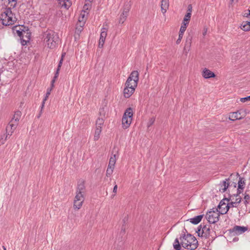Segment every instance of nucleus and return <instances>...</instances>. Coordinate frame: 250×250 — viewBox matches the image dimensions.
<instances>
[{
	"mask_svg": "<svg viewBox=\"0 0 250 250\" xmlns=\"http://www.w3.org/2000/svg\"><path fill=\"white\" fill-rule=\"evenodd\" d=\"M45 101H46V98H44L42 102V106H41V110L42 109V108H43V107L44 106V104H45Z\"/></svg>",
	"mask_w": 250,
	"mask_h": 250,
	"instance_id": "obj_53",
	"label": "nucleus"
},
{
	"mask_svg": "<svg viewBox=\"0 0 250 250\" xmlns=\"http://www.w3.org/2000/svg\"><path fill=\"white\" fill-rule=\"evenodd\" d=\"M65 53H62V57H61V58H62V59H63V57L65 56Z\"/></svg>",
	"mask_w": 250,
	"mask_h": 250,
	"instance_id": "obj_58",
	"label": "nucleus"
},
{
	"mask_svg": "<svg viewBox=\"0 0 250 250\" xmlns=\"http://www.w3.org/2000/svg\"><path fill=\"white\" fill-rule=\"evenodd\" d=\"M81 16H82V18L83 19L84 18V15H82V14H81Z\"/></svg>",
	"mask_w": 250,
	"mask_h": 250,
	"instance_id": "obj_59",
	"label": "nucleus"
},
{
	"mask_svg": "<svg viewBox=\"0 0 250 250\" xmlns=\"http://www.w3.org/2000/svg\"><path fill=\"white\" fill-rule=\"evenodd\" d=\"M230 199L232 200L233 202H235V205H237L241 202L242 198L240 195L234 194L233 196L231 197Z\"/></svg>",
	"mask_w": 250,
	"mask_h": 250,
	"instance_id": "obj_25",
	"label": "nucleus"
},
{
	"mask_svg": "<svg viewBox=\"0 0 250 250\" xmlns=\"http://www.w3.org/2000/svg\"><path fill=\"white\" fill-rule=\"evenodd\" d=\"M191 37L189 36L187 37L185 45L184 47V50H189L191 43Z\"/></svg>",
	"mask_w": 250,
	"mask_h": 250,
	"instance_id": "obj_24",
	"label": "nucleus"
},
{
	"mask_svg": "<svg viewBox=\"0 0 250 250\" xmlns=\"http://www.w3.org/2000/svg\"><path fill=\"white\" fill-rule=\"evenodd\" d=\"M114 168V167H109L108 166L107 169L106 170V176L107 177L110 176L113 172V169Z\"/></svg>",
	"mask_w": 250,
	"mask_h": 250,
	"instance_id": "obj_36",
	"label": "nucleus"
},
{
	"mask_svg": "<svg viewBox=\"0 0 250 250\" xmlns=\"http://www.w3.org/2000/svg\"><path fill=\"white\" fill-rule=\"evenodd\" d=\"M83 29V27L82 26H80L79 27H77L76 28V32H81Z\"/></svg>",
	"mask_w": 250,
	"mask_h": 250,
	"instance_id": "obj_50",
	"label": "nucleus"
},
{
	"mask_svg": "<svg viewBox=\"0 0 250 250\" xmlns=\"http://www.w3.org/2000/svg\"><path fill=\"white\" fill-rule=\"evenodd\" d=\"M107 28L103 27L101 29L100 38L99 42V47L102 48L103 47L104 41L107 36Z\"/></svg>",
	"mask_w": 250,
	"mask_h": 250,
	"instance_id": "obj_9",
	"label": "nucleus"
},
{
	"mask_svg": "<svg viewBox=\"0 0 250 250\" xmlns=\"http://www.w3.org/2000/svg\"><path fill=\"white\" fill-rule=\"evenodd\" d=\"M44 42L48 48H54L58 42V36L52 30H47L43 34Z\"/></svg>",
	"mask_w": 250,
	"mask_h": 250,
	"instance_id": "obj_2",
	"label": "nucleus"
},
{
	"mask_svg": "<svg viewBox=\"0 0 250 250\" xmlns=\"http://www.w3.org/2000/svg\"><path fill=\"white\" fill-rule=\"evenodd\" d=\"M86 192V188L84 184V181L83 180H79L78 182L77 187V193L85 194Z\"/></svg>",
	"mask_w": 250,
	"mask_h": 250,
	"instance_id": "obj_10",
	"label": "nucleus"
},
{
	"mask_svg": "<svg viewBox=\"0 0 250 250\" xmlns=\"http://www.w3.org/2000/svg\"><path fill=\"white\" fill-rule=\"evenodd\" d=\"M228 180V179H226L225 181H223V185L221 186L222 187H223L221 189L222 191L223 192H224L226 190L227 188H228V187L229 186V183L227 182V181ZM220 190H221V189H220Z\"/></svg>",
	"mask_w": 250,
	"mask_h": 250,
	"instance_id": "obj_34",
	"label": "nucleus"
},
{
	"mask_svg": "<svg viewBox=\"0 0 250 250\" xmlns=\"http://www.w3.org/2000/svg\"><path fill=\"white\" fill-rule=\"evenodd\" d=\"M0 20L3 25L7 26L12 25L16 21L15 15L12 13L10 8L3 10L1 14Z\"/></svg>",
	"mask_w": 250,
	"mask_h": 250,
	"instance_id": "obj_3",
	"label": "nucleus"
},
{
	"mask_svg": "<svg viewBox=\"0 0 250 250\" xmlns=\"http://www.w3.org/2000/svg\"><path fill=\"white\" fill-rule=\"evenodd\" d=\"M22 104H23V103L21 102V105H22Z\"/></svg>",
	"mask_w": 250,
	"mask_h": 250,
	"instance_id": "obj_62",
	"label": "nucleus"
},
{
	"mask_svg": "<svg viewBox=\"0 0 250 250\" xmlns=\"http://www.w3.org/2000/svg\"><path fill=\"white\" fill-rule=\"evenodd\" d=\"M52 88L53 87H51L50 89H47V92L46 93V96L45 97V98H46V100L47 99V98H48L49 95L50 94V92H51Z\"/></svg>",
	"mask_w": 250,
	"mask_h": 250,
	"instance_id": "obj_44",
	"label": "nucleus"
},
{
	"mask_svg": "<svg viewBox=\"0 0 250 250\" xmlns=\"http://www.w3.org/2000/svg\"><path fill=\"white\" fill-rule=\"evenodd\" d=\"M191 18V14L189 13H187V14L185 15L183 21L182 23H186V22L188 23V24L189 23V21H190Z\"/></svg>",
	"mask_w": 250,
	"mask_h": 250,
	"instance_id": "obj_33",
	"label": "nucleus"
},
{
	"mask_svg": "<svg viewBox=\"0 0 250 250\" xmlns=\"http://www.w3.org/2000/svg\"><path fill=\"white\" fill-rule=\"evenodd\" d=\"M202 228L203 227L201 225L197 228V230L196 231V232L198 233V236H201V232L202 231Z\"/></svg>",
	"mask_w": 250,
	"mask_h": 250,
	"instance_id": "obj_42",
	"label": "nucleus"
},
{
	"mask_svg": "<svg viewBox=\"0 0 250 250\" xmlns=\"http://www.w3.org/2000/svg\"><path fill=\"white\" fill-rule=\"evenodd\" d=\"M210 229L209 227H208L207 225H204L202 228L201 237L208 238L210 236Z\"/></svg>",
	"mask_w": 250,
	"mask_h": 250,
	"instance_id": "obj_13",
	"label": "nucleus"
},
{
	"mask_svg": "<svg viewBox=\"0 0 250 250\" xmlns=\"http://www.w3.org/2000/svg\"><path fill=\"white\" fill-rule=\"evenodd\" d=\"M60 69H57V70H56V73L55 74V76L53 78V79L51 81V86L52 87H54V83L55 82V81L58 78V76H59V71H60Z\"/></svg>",
	"mask_w": 250,
	"mask_h": 250,
	"instance_id": "obj_32",
	"label": "nucleus"
},
{
	"mask_svg": "<svg viewBox=\"0 0 250 250\" xmlns=\"http://www.w3.org/2000/svg\"><path fill=\"white\" fill-rule=\"evenodd\" d=\"M139 81V72L137 71H133L128 77L126 83L133 84V86H137Z\"/></svg>",
	"mask_w": 250,
	"mask_h": 250,
	"instance_id": "obj_6",
	"label": "nucleus"
},
{
	"mask_svg": "<svg viewBox=\"0 0 250 250\" xmlns=\"http://www.w3.org/2000/svg\"><path fill=\"white\" fill-rule=\"evenodd\" d=\"M225 201H227L228 202L229 200L227 198L223 199L220 201L219 205L218 206V208L220 209L219 211H221L222 209H225V208L228 207V205H227V203H225Z\"/></svg>",
	"mask_w": 250,
	"mask_h": 250,
	"instance_id": "obj_21",
	"label": "nucleus"
},
{
	"mask_svg": "<svg viewBox=\"0 0 250 250\" xmlns=\"http://www.w3.org/2000/svg\"><path fill=\"white\" fill-rule=\"evenodd\" d=\"M181 240V244L183 247L185 249L194 250L198 247V241L196 238L193 235L188 234H184L180 238Z\"/></svg>",
	"mask_w": 250,
	"mask_h": 250,
	"instance_id": "obj_1",
	"label": "nucleus"
},
{
	"mask_svg": "<svg viewBox=\"0 0 250 250\" xmlns=\"http://www.w3.org/2000/svg\"><path fill=\"white\" fill-rule=\"evenodd\" d=\"M102 125H100V126H99V125H96V129L102 131Z\"/></svg>",
	"mask_w": 250,
	"mask_h": 250,
	"instance_id": "obj_54",
	"label": "nucleus"
},
{
	"mask_svg": "<svg viewBox=\"0 0 250 250\" xmlns=\"http://www.w3.org/2000/svg\"><path fill=\"white\" fill-rule=\"evenodd\" d=\"M249 13H250V10H249Z\"/></svg>",
	"mask_w": 250,
	"mask_h": 250,
	"instance_id": "obj_63",
	"label": "nucleus"
},
{
	"mask_svg": "<svg viewBox=\"0 0 250 250\" xmlns=\"http://www.w3.org/2000/svg\"><path fill=\"white\" fill-rule=\"evenodd\" d=\"M122 230H123L124 231H124H125V228H124V229H123V227H122Z\"/></svg>",
	"mask_w": 250,
	"mask_h": 250,
	"instance_id": "obj_60",
	"label": "nucleus"
},
{
	"mask_svg": "<svg viewBox=\"0 0 250 250\" xmlns=\"http://www.w3.org/2000/svg\"><path fill=\"white\" fill-rule=\"evenodd\" d=\"M84 194L83 193H77L74 201V208L77 209H80L82 206L84 200Z\"/></svg>",
	"mask_w": 250,
	"mask_h": 250,
	"instance_id": "obj_5",
	"label": "nucleus"
},
{
	"mask_svg": "<svg viewBox=\"0 0 250 250\" xmlns=\"http://www.w3.org/2000/svg\"><path fill=\"white\" fill-rule=\"evenodd\" d=\"M207 32V28H204L203 33V34L204 36H205Z\"/></svg>",
	"mask_w": 250,
	"mask_h": 250,
	"instance_id": "obj_55",
	"label": "nucleus"
},
{
	"mask_svg": "<svg viewBox=\"0 0 250 250\" xmlns=\"http://www.w3.org/2000/svg\"><path fill=\"white\" fill-rule=\"evenodd\" d=\"M220 214L218 208H212L207 213L206 218L209 223L214 224L219 221Z\"/></svg>",
	"mask_w": 250,
	"mask_h": 250,
	"instance_id": "obj_4",
	"label": "nucleus"
},
{
	"mask_svg": "<svg viewBox=\"0 0 250 250\" xmlns=\"http://www.w3.org/2000/svg\"><path fill=\"white\" fill-rule=\"evenodd\" d=\"M130 10V5L128 4H126L123 8V12L120 15V17L119 19V23L123 24L125 21L127 17L128 16V14Z\"/></svg>",
	"mask_w": 250,
	"mask_h": 250,
	"instance_id": "obj_8",
	"label": "nucleus"
},
{
	"mask_svg": "<svg viewBox=\"0 0 250 250\" xmlns=\"http://www.w3.org/2000/svg\"><path fill=\"white\" fill-rule=\"evenodd\" d=\"M250 200V196L249 194H246L244 197V204L247 205L249 203Z\"/></svg>",
	"mask_w": 250,
	"mask_h": 250,
	"instance_id": "obj_38",
	"label": "nucleus"
},
{
	"mask_svg": "<svg viewBox=\"0 0 250 250\" xmlns=\"http://www.w3.org/2000/svg\"><path fill=\"white\" fill-rule=\"evenodd\" d=\"M154 122V119H153V118H151V119L150 120L149 122V123H148V124H149V125H149V126H150V125H152V124H153Z\"/></svg>",
	"mask_w": 250,
	"mask_h": 250,
	"instance_id": "obj_52",
	"label": "nucleus"
},
{
	"mask_svg": "<svg viewBox=\"0 0 250 250\" xmlns=\"http://www.w3.org/2000/svg\"><path fill=\"white\" fill-rule=\"evenodd\" d=\"M18 125V123L12 122L11 121L10 123L8 124V126H10L11 130L14 131Z\"/></svg>",
	"mask_w": 250,
	"mask_h": 250,
	"instance_id": "obj_30",
	"label": "nucleus"
},
{
	"mask_svg": "<svg viewBox=\"0 0 250 250\" xmlns=\"http://www.w3.org/2000/svg\"><path fill=\"white\" fill-rule=\"evenodd\" d=\"M203 217V215H200L197 216H195L192 218H190L189 219V221L192 224L196 225L198 224L202 220Z\"/></svg>",
	"mask_w": 250,
	"mask_h": 250,
	"instance_id": "obj_19",
	"label": "nucleus"
},
{
	"mask_svg": "<svg viewBox=\"0 0 250 250\" xmlns=\"http://www.w3.org/2000/svg\"><path fill=\"white\" fill-rule=\"evenodd\" d=\"M229 205L230 206V208L237 207V205H235V202H233V201L232 200H231L230 203H229Z\"/></svg>",
	"mask_w": 250,
	"mask_h": 250,
	"instance_id": "obj_48",
	"label": "nucleus"
},
{
	"mask_svg": "<svg viewBox=\"0 0 250 250\" xmlns=\"http://www.w3.org/2000/svg\"><path fill=\"white\" fill-rule=\"evenodd\" d=\"M202 76L205 79H209L215 77V74L207 68H205L202 72Z\"/></svg>",
	"mask_w": 250,
	"mask_h": 250,
	"instance_id": "obj_12",
	"label": "nucleus"
},
{
	"mask_svg": "<svg viewBox=\"0 0 250 250\" xmlns=\"http://www.w3.org/2000/svg\"><path fill=\"white\" fill-rule=\"evenodd\" d=\"M62 62H63V59L61 58L59 62L57 69H60L62 64Z\"/></svg>",
	"mask_w": 250,
	"mask_h": 250,
	"instance_id": "obj_47",
	"label": "nucleus"
},
{
	"mask_svg": "<svg viewBox=\"0 0 250 250\" xmlns=\"http://www.w3.org/2000/svg\"><path fill=\"white\" fill-rule=\"evenodd\" d=\"M21 43L22 45H25L26 44L27 41L23 39V38H21Z\"/></svg>",
	"mask_w": 250,
	"mask_h": 250,
	"instance_id": "obj_46",
	"label": "nucleus"
},
{
	"mask_svg": "<svg viewBox=\"0 0 250 250\" xmlns=\"http://www.w3.org/2000/svg\"><path fill=\"white\" fill-rule=\"evenodd\" d=\"M21 116V112L18 110L15 112L13 117L11 119V121L18 123Z\"/></svg>",
	"mask_w": 250,
	"mask_h": 250,
	"instance_id": "obj_20",
	"label": "nucleus"
},
{
	"mask_svg": "<svg viewBox=\"0 0 250 250\" xmlns=\"http://www.w3.org/2000/svg\"><path fill=\"white\" fill-rule=\"evenodd\" d=\"M231 2L233 3V2H237L238 0H230Z\"/></svg>",
	"mask_w": 250,
	"mask_h": 250,
	"instance_id": "obj_57",
	"label": "nucleus"
},
{
	"mask_svg": "<svg viewBox=\"0 0 250 250\" xmlns=\"http://www.w3.org/2000/svg\"><path fill=\"white\" fill-rule=\"evenodd\" d=\"M188 25V24L187 22H186V23H182V25H181V26L180 27V29L179 33L184 34L185 31H186V30L187 29V27Z\"/></svg>",
	"mask_w": 250,
	"mask_h": 250,
	"instance_id": "obj_35",
	"label": "nucleus"
},
{
	"mask_svg": "<svg viewBox=\"0 0 250 250\" xmlns=\"http://www.w3.org/2000/svg\"><path fill=\"white\" fill-rule=\"evenodd\" d=\"M59 3L62 7L68 9L72 5L70 0H58Z\"/></svg>",
	"mask_w": 250,
	"mask_h": 250,
	"instance_id": "obj_14",
	"label": "nucleus"
},
{
	"mask_svg": "<svg viewBox=\"0 0 250 250\" xmlns=\"http://www.w3.org/2000/svg\"><path fill=\"white\" fill-rule=\"evenodd\" d=\"M244 188H239V187H238L237 188V192L236 195H240V194L242 192V190Z\"/></svg>",
	"mask_w": 250,
	"mask_h": 250,
	"instance_id": "obj_49",
	"label": "nucleus"
},
{
	"mask_svg": "<svg viewBox=\"0 0 250 250\" xmlns=\"http://www.w3.org/2000/svg\"><path fill=\"white\" fill-rule=\"evenodd\" d=\"M117 188H118V186H117V185L116 184V185H115V186L114 187L113 190V192L114 193H116L117 192Z\"/></svg>",
	"mask_w": 250,
	"mask_h": 250,
	"instance_id": "obj_51",
	"label": "nucleus"
},
{
	"mask_svg": "<svg viewBox=\"0 0 250 250\" xmlns=\"http://www.w3.org/2000/svg\"><path fill=\"white\" fill-rule=\"evenodd\" d=\"M116 155H113V156L111 157L109 160V164L108 166L114 167L115 164L116 163Z\"/></svg>",
	"mask_w": 250,
	"mask_h": 250,
	"instance_id": "obj_27",
	"label": "nucleus"
},
{
	"mask_svg": "<svg viewBox=\"0 0 250 250\" xmlns=\"http://www.w3.org/2000/svg\"><path fill=\"white\" fill-rule=\"evenodd\" d=\"M240 100L241 102H243V103H245L247 101H250V96L246 97H244V98H242L240 99Z\"/></svg>",
	"mask_w": 250,
	"mask_h": 250,
	"instance_id": "obj_41",
	"label": "nucleus"
},
{
	"mask_svg": "<svg viewBox=\"0 0 250 250\" xmlns=\"http://www.w3.org/2000/svg\"><path fill=\"white\" fill-rule=\"evenodd\" d=\"M132 109L131 107L127 108L124 114L123 117H128L129 118L132 119Z\"/></svg>",
	"mask_w": 250,
	"mask_h": 250,
	"instance_id": "obj_23",
	"label": "nucleus"
},
{
	"mask_svg": "<svg viewBox=\"0 0 250 250\" xmlns=\"http://www.w3.org/2000/svg\"><path fill=\"white\" fill-rule=\"evenodd\" d=\"M181 243H179L178 238H176L173 243V247L176 250H180L181 249Z\"/></svg>",
	"mask_w": 250,
	"mask_h": 250,
	"instance_id": "obj_28",
	"label": "nucleus"
},
{
	"mask_svg": "<svg viewBox=\"0 0 250 250\" xmlns=\"http://www.w3.org/2000/svg\"><path fill=\"white\" fill-rule=\"evenodd\" d=\"M8 4L10 5V9L15 8L17 4L18 0H7Z\"/></svg>",
	"mask_w": 250,
	"mask_h": 250,
	"instance_id": "obj_29",
	"label": "nucleus"
},
{
	"mask_svg": "<svg viewBox=\"0 0 250 250\" xmlns=\"http://www.w3.org/2000/svg\"><path fill=\"white\" fill-rule=\"evenodd\" d=\"M242 118V117L241 116L240 113L239 111L231 113L229 117V119L231 121L240 120Z\"/></svg>",
	"mask_w": 250,
	"mask_h": 250,
	"instance_id": "obj_18",
	"label": "nucleus"
},
{
	"mask_svg": "<svg viewBox=\"0 0 250 250\" xmlns=\"http://www.w3.org/2000/svg\"><path fill=\"white\" fill-rule=\"evenodd\" d=\"M241 28L245 31L250 30V22L248 21H243L241 24Z\"/></svg>",
	"mask_w": 250,
	"mask_h": 250,
	"instance_id": "obj_22",
	"label": "nucleus"
},
{
	"mask_svg": "<svg viewBox=\"0 0 250 250\" xmlns=\"http://www.w3.org/2000/svg\"><path fill=\"white\" fill-rule=\"evenodd\" d=\"M10 130V126L7 125L6 127V131L8 132V131H9Z\"/></svg>",
	"mask_w": 250,
	"mask_h": 250,
	"instance_id": "obj_56",
	"label": "nucleus"
},
{
	"mask_svg": "<svg viewBox=\"0 0 250 250\" xmlns=\"http://www.w3.org/2000/svg\"><path fill=\"white\" fill-rule=\"evenodd\" d=\"M132 120V119H131V118H129L128 117H123L122 125H123V128H124L125 129L128 128Z\"/></svg>",
	"mask_w": 250,
	"mask_h": 250,
	"instance_id": "obj_16",
	"label": "nucleus"
},
{
	"mask_svg": "<svg viewBox=\"0 0 250 250\" xmlns=\"http://www.w3.org/2000/svg\"><path fill=\"white\" fill-rule=\"evenodd\" d=\"M247 229L248 228L247 227L235 226L232 229L231 232L238 235L245 232Z\"/></svg>",
	"mask_w": 250,
	"mask_h": 250,
	"instance_id": "obj_11",
	"label": "nucleus"
},
{
	"mask_svg": "<svg viewBox=\"0 0 250 250\" xmlns=\"http://www.w3.org/2000/svg\"><path fill=\"white\" fill-rule=\"evenodd\" d=\"M125 87L124 90V96L126 98H129L134 92L137 86H133V84L125 83Z\"/></svg>",
	"mask_w": 250,
	"mask_h": 250,
	"instance_id": "obj_7",
	"label": "nucleus"
},
{
	"mask_svg": "<svg viewBox=\"0 0 250 250\" xmlns=\"http://www.w3.org/2000/svg\"><path fill=\"white\" fill-rule=\"evenodd\" d=\"M14 131L13 130H10L9 131H8V132H6V135L5 136V138L4 139V140L3 139V138H1V140L0 141V144H4V141L7 140V138L8 136H11L12 134V133H13Z\"/></svg>",
	"mask_w": 250,
	"mask_h": 250,
	"instance_id": "obj_31",
	"label": "nucleus"
},
{
	"mask_svg": "<svg viewBox=\"0 0 250 250\" xmlns=\"http://www.w3.org/2000/svg\"><path fill=\"white\" fill-rule=\"evenodd\" d=\"M227 205H228V207H227V208H225V209H222V210H221V211H220V212L221 214H225L227 213V212L228 211L229 208H230V206L229 205V203H227Z\"/></svg>",
	"mask_w": 250,
	"mask_h": 250,
	"instance_id": "obj_40",
	"label": "nucleus"
},
{
	"mask_svg": "<svg viewBox=\"0 0 250 250\" xmlns=\"http://www.w3.org/2000/svg\"><path fill=\"white\" fill-rule=\"evenodd\" d=\"M187 12H188L187 13H189V14H191L192 6H191V4H189V5H188V11Z\"/></svg>",
	"mask_w": 250,
	"mask_h": 250,
	"instance_id": "obj_45",
	"label": "nucleus"
},
{
	"mask_svg": "<svg viewBox=\"0 0 250 250\" xmlns=\"http://www.w3.org/2000/svg\"><path fill=\"white\" fill-rule=\"evenodd\" d=\"M104 123V120L103 118H98L96 121V125H103Z\"/></svg>",
	"mask_w": 250,
	"mask_h": 250,
	"instance_id": "obj_39",
	"label": "nucleus"
},
{
	"mask_svg": "<svg viewBox=\"0 0 250 250\" xmlns=\"http://www.w3.org/2000/svg\"><path fill=\"white\" fill-rule=\"evenodd\" d=\"M101 132V131L99 130H95V134L94 136V140L97 141L99 139Z\"/></svg>",
	"mask_w": 250,
	"mask_h": 250,
	"instance_id": "obj_37",
	"label": "nucleus"
},
{
	"mask_svg": "<svg viewBox=\"0 0 250 250\" xmlns=\"http://www.w3.org/2000/svg\"><path fill=\"white\" fill-rule=\"evenodd\" d=\"M169 0H162L161 8L162 12L165 14L169 7Z\"/></svg>",
	"mask_w": 250,
	"mask_h": 250,
	"instance_id": "obj_15",
	"label": "nucleus"
},
{
	"mask_svg": "<svg viewBox=\"0 0 250 250\" xmlns=\"http://www.w3.org/2000/svg\"><path fill=\"white\" fill-rule=\"evenodd\" d=\"M245 185V179L244 178L240 177L238 183L239 188H244Z\"/></svg>",
	"mask_w": 250,
	"mask_h": 250,
	"instance_id": "obj_26",
	"label": "nucleus"
},
{
	"mask_svg": "<svg viewBox=\"0 0 250 250\" xmlns=\"http://www.w3.org/2000/svg\"><path fill=\"white\" fill-rule=\"evenodd\" d=\"M28 30H24L23 29L21 30V31H20L19 30H17L16 31L18 35L21 38H23L25 36L26 39L28 40L30 39L29 37L30 35L29 34V33L28 32Z\"/></svg>",
	"mask_w": 250,
	"mask_h": 250,
	"instance_id": "obj_17",
	"label": "nucleus"
},
{
	"mask_svg": "<svg viewBox=\"0 0 250 250\" xmlns=\"http://www.w3.org/2000/svg\"><path fill=\"white\" fill-rule=\"evenodd\" d=\"M3 250H6V248H5V247H4V246H3Z\"/></svg>",
	"mask_w": 250,
	"mask_h": 250,
	"instance_id": "obj_61",
	"label": "nucleus"
},
{
	"mask_svg": "<svg viewBox=\"0 0 250 250\" xmlns=\"http://www.w3.org/2000/svg\"><path fill=\"white\" fill-rule=\"evenodd\" d=\"M183 35H184V34L179 33L178 39H177V40L176 41L177 44H179L180 42L183 37Z\"/></svg>",
	"mask_w": 250,
	"mask_h": 250,
	"instance_id": "obj_43",
	"label": "nucleus"
}]
</instances>
